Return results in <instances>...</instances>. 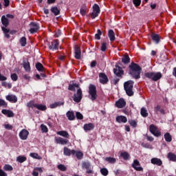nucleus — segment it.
Instances as JSON below:
<instances>
[{
    "mask_svg": "<svg viewBox=\"0 0 176 176\" xmlns=\"http://www.w3.org/2000/svg\"><path fill=\"white\" fill-rule=\"evenodd\" d=\"M100 12H101V10H100V6H98V5L97 4H94L93 6V11L91 13V19H96V17H98V14H100Z\"/></svg>",
    "mask_w": 176,
    "mask_h": 176,
    "instance_id": "nucleus-5",
    "label": "nucleus"
},
{
    "mask_svg": "<svg viewBox=\"0 0 176 176\" xmlns=\"http://www.w3.org/2000/svg\"><path fill=\"white\" fill-rule=\"evenodd\" d=\"M1 113H3V115H6V116H7L8 118H14V113H13V111H10V110L3 109L1 111Z\"/></svg>",
    "mask_w": 176,
    "mask_h": 176,
    "instance_id": "nucleus-18",
    "label": "nucleus"
},
{
    "mask_svg": "<svg viewBox=\"0 0 176 176\" xmlns=\"http://www.w3.org/2000/svg\"><path fill=\"white\" fill-rule=\"evenodd\" d=\"M140 113L143 118H147L148 113V110H146V108L142 107L140 111Z\"/></svg>",
    "mask_w": 176,
    "mask_h": 176,
    "instance_id": "nucleus-34",
    "label": "nucleus"
},
{
    "mask_svg": "<svg viewBox=\"0 0 176 176\" xmlns=\"http://www.w3.org/2000/svg\"><path fill=\"white\" fill-rule=\"evenodd\" d=\"M89 94L91 95V100L94 101L97 100V90L96 86L90 85L89 87Z\"/></svg>",
    "mask_w": 176,
    "mask_h": 176,
    "instance_id": "nucleus-4",
    "label": "nucleus"
},
{
    "mask_svg": "<svg viewBox=\"0 0 176 176\" xmlns=\"http://www.w3.org/2000/svg\"><path fill=\"white\" fill-rule=\"evenodd\" d=\"M61 105H64V102H56L53 104H51L50 107L53 109L54 108H57V107H61Z\"/></svg>",
    "mask_w": 176,
    "mask_h": 176,
    "instance_id": "nucleus-29",
    "label": "nucleus"
},
{
    "mask_svg": "<svg viewBox=\"0 0 176 176\" xmlns=\"http://www.w3.org/2000/svg\"><path fill=\"white\" fill-rule=\"evenodd\" d=\"M113 72L116 76H122V75L124 74L123 69H122V67L119 66H116V68H114Z\"/></svg>",
    "mask_w": 176,
    "mask_h": 176,
    "instance_id": "nucleus-15",
    "label": "nucleus"
},
{
    "mask_svg": "<svg viewBox=\"0 0 176 176\" xmlns=\"http://www.w3.org/2000/svg\"><path fill=\"white\" fill-rule=\"evenodd\" d=\"M74 54V57L76 60H80L82 52H80V48L79 47H75Z\"/></svg>",
    "mask_w": 176,
    "mask_h": 176,
    "instance_id": "nucleus-20",
    "label": "nucleus"
},
{
    "mask_svg": "<svg viewBox=\"0 0 176 176\" xmlns=\"http://www.w3.org/2000/svg\"><path fill=\"white\" fill-rule=\"evenodd\" d=\"M19 43L23 47L25 46V45H27V38H25L24 36L21 37L19 41Z\"/></svg>",
    "mask_w": 176,
    "mask_h": 176,
    "instance_id": "nucleus-45",
    "label": "nucleus"
},
{
    "mask_svg": "<svg viewBox=\"0 0 176 176\" xmlns=\"http://www.w3.org/2000/svg\"><path fill=\"white\" fill-rule=\"evenodd\" d=\"M30 156L31 157H33V159H37L38 160H42V157L39 156L38 153H32L30 154Z\"/></svg>",
    "mask_w": 176,
    "mask_h": 176,
    "instance_id": "nucleus-40",
    "label": "nucleus"
},
{
    "mask_svg": "<svg viewBox=\"0 0 176 176\" xmlns=\"http://www.w3.org/2000/svg\"><path fill=\"white\" fill-rule=\"evenodd\" d=\"M132 167L136 171H144V168L141 167V164H140V161H138V160H134L132 164Z\"/></svg>",
    "mask_w": 176,
    "mask_h": 176,
    "instance_id": "nucleus-8",
    "label": "nucleus"
},
{
    "mask_svg": "<svg viewBox=\"0 0 176 176\" xmlns=\"http://www.w3.org/2000/svg\"><path fill=\"white\" fill-rule=\"evenodd\" d=\"M149 130L151 134H153L155 137H160L162 135V133L160 132L159 129H157V127L154 124L150 125Z\"/></svg>",
    "mask_w": 176,
    "mask_h": 176,
    "instance_id": "nucleus-6",
    "label": "nucleus"
},
{
    "mask_svg": "<svg viewBox=\"0 0 176 176\" xmlns=\"http://www.w3.org/2000/svg\"><path fill=\"white\" fill-rule=\"evenodd\" d=\"M66 116L69 120H75V113L74 111H67Z\"/></svg>",
    "mask_w": 176,
    "mask_h": 176,
    "instance_id": "nucleus-26",
    "label": "nucleus"
},
{
    "mask_svg": "<svg viewBox=\"0 0 176 176\" xmlns=\"http://www.w3.org/2000/svg\"><path fill=\"white\" fill-rule=\"evenodd\" d=\"M108 36L111 42H113L115 41V32L112 30H109L108 32Z\"/></svg>",
    "mask_w": 176,
    "mask_h": 176,
    "instance_id": "nucleus-27",
    "label": "nucleus"
},
{
    "mask_svg": "<svg viewBox=\"0 0 176 176\" xmlns=\"http://www.w3.org/2000/svg\"><path fill=\"white\" fill-rule=\"evenodd\" d=\"M154 111L156 113H162V115H164V109H162V107H160V106L157 105L156 107H155L154 108Z\"/></svg>",
    "mask_w": 176,
    "mask_h": 176,
    "instance_id": "nucleus-32",
    "label": "nucleus"
},
{
    "mask_svg": "<svg viewBox=\"0 0 176 176\" xmlns=\"http://www.w3.org/2000/svg\"><path fill=\"white\" fill-rule=\"evenodd\" d=\"M75 154L76 157H77V159H78V160H80L82 159H83V153H82V151H75Z\"/></svg>",
    "mask_w": 176,
    "mask_h": 176,
    "instance_id": "nucleus-41",
    "label": "nucleus"
},
{
    "mask_svg": "<svg viewBox=\"0 0 176 176\" xmlns=\"http://www.w3.org/2000/svg\"><path fill=\"white\" fill-rule=\"evenodd\" d=\"M82 96L83 94L82 93V89H80V88H78L76 94H75L73 96L74 101H75V102H80Z\"/></svg>",
    "mask_w": 176,
    "mask_h": 176,
    "instance_id": "nucleus-7",
    "label": "nucleus"
},
{
    "mask_svg": "<svg viewBox=\"0 0 176 176\" xmlns=\"http://www.w3.org/2000/svg\"><path fill=\"white\" fill-rule=\"evenodd\" d=\"M134 85V82L133 80H129L124 83V89L129 97H131L134 94V91H133V86Z\"/></svg>",
    "mask_w": 176,
    "mask_h": 176,
    "instance_id": "nucleus-2",
    "label": "nucleus"
},
{
    "mask_svg": "<svg viewBox=\"0 0 176 176\" xmlns=\"http://www.w3.org/2000/svg\"><path fill=\"white\" fill-rule=\"evenodd\" d=\"M6 100L9 101L10 102H12L13 104L17 102V96L16 95H8L6 96Z\"/></svg>",
    "mask_w": 176,
    "mask_h": 176,
    "instance_id": "nucleus-16",
    "label": "nucleus"
},
{
    "mask_svg": "<svg viewBox=\"0 0 176 176\" xmlns=\"http://www.w3.org/2000/svg\"><path fill=\"white\" fill-rule=\"evenodd\" d=\"M54 140L56 144H59L60 145H67V144H68V140L64 139L61 137H55Z\"/></svg>",
    "mask_w": 176,
    "mask_h": 176,
    "instance_id": "nucleus-11",
    "label": "nucleus"
},
{
    "mask_svg": "<svg viewBox=\"0 0 176 176\" xmlns=\"http://www.w3.org/2000/svg\"><path fill=\"white\" fill-rule=\"evenodd\" d=\"M38 30H39V25L35 23H30V34H35V32H37Z\"/></svg>",
    "mask_w": 176,
    "mask_h": 176,
    "instance_id": "nucleus-12",
    "label": "nucleus"
},
{
    "mask_svg": "<svg viewBox=\"0 0 176 176\" xmlns=\"http://www.w3.org/2000/svg\"><path fill=\"white\" fill-rule=\"evenodd\" d=\"M2 31L3 32V34H5L6 38H10V35L9 34V32H10V30L8 28H6L5 27L1 28Z\"/></svg>",
    "mask_w": 176,
    "mask_h": 176,
    "instance_id": "nucleus-31",
    "label": "nucleus"
},
{
    "mask_svg": "<svg viewBox=\"0 0 176 176\" xmlns=\"http://www.w3.org/2000/svg\"><path fill=\"white\" fill-rule=\"evenodd\" d=\"M133 5L137 8L141 5V0H133Z\"/></svg>",
    "mask_w": 176,
    "mask_h": 176,
    "instance_id": "nucleus-59",
    "label": "nucleus"
},
{
    "mask_svg": "<svg viewBox=\"0 0 176 176\" xmlns=\"http://www.w3.org/2000/svg\"><path fill=\"white\" fill-rule=\"evenodd\" d=\"M105 161L108 162L111 164H115V163H116V159L111 157H106Z\"/></svg>",
    "mask_w": 176,
    "mask_h": 176,
    "instance_id": "nucleus-39",
    "label": "nucleus"
},
{
    "mask_svg": "<svg viewBox=\"0 0 176 176\" xmlns=\"http://www.w3.org/2000/svg\"><path fill=\"white\" fill-rule=\"evenodd\" d=\"M100 173H101L102 175L107 176V175H108V173H109L108 169H107L105 168H101Z\"/></svg>",
    "mask_w": 176,
    "mask_h": 176,
    "instance_id": "nucleus-52",
    "label": "nucleus"
},
{
    "mask_svg": "<svg viewBox=\"0 0 176 176\" xmlns=\"http://www.w3.org/2000/svg\"><path fill=\"white\" fill-rule=\"evenodd\" d=\"M1 85L3 86V87H8V89H12V84L8 83L5 81L1 82Z\"/></svg>",
    "mask_w": 176,
    "mask_h": 176,
    "instance_id": "nucleus-53",
    "label": "nucleus"
},
{
    "mask_svg": "<svg viewBox=\"0 0 176 176\" xmlns=\"http://www.w3.org/2000/svg\"><path fill=\"white\" fill-rule=\"evenodd\" d=\"M4 127H5V129H6V130H12L13 129V126L10 125L9 124H4Z\"/></svg>",
    "mask_w": 176,
    "mask_h": 176,
    "instance_id": "nucleus-62",
    "label": "nucleus"
},
{
    "mask_svg": "<svg viewBox=\"0 0 176 176\" xmlns=\"http://www.w3.org/2000/svg\"><path fill=\"white\" fill-rule=\"evenodd\" d=\"M122 61L124 64H129V63H130V57H129V55L124 56Z\"/></svg>",
    "mask_w": 176,
    "mask_h": 176,
    "instance_id": "nucleus-44",
    "label": "nucleus"
},
{
    "mask_svg": "<svg viewBox=\"0 0 176 176\" xmlns=\"http://www.w3.org/2000/svg\"><path fill=\"white\" fill-rule=\"evenodd\" d=\"M36 68L38 71H43V65H42L41 63H38L36 64Z\"/></svg>",
    "mask_w": 176,
    "mask_h": 176,
    "instance_id": "nucleus-50",
    "label": "nucleus"
},
{
    "mask_svg": "<svg viewBox=\"0 0 176 176\" xmlns=\"http://www.w3.org/2000/svg\"><path fill=\"white\" fill-rule=\"evenodd\" d=\"M58 170H60V171H67V167L63 164L58 165Z\"/></svg>",
    "mask_w": 176,
    "mask_h": 176,
    "instance_id": "nucleus-57",
    "label": "nucleus"
},
{
    "mask_svg": "<svg viewBox=\"0 0 176 176\" xmlns=\"http://www.w3.org/2000/svg\"><path fill=\"white\" fill-rule=\"evenodd\" d=\"M75 88L80 89L79 88V84L74 83L72 85H69V89L72 91H75Z\"/></svg>",
    "mask_w": 176,
    "mask_h": 176,
    "instance_id": "nucleus-38",
    "label": "nucleus"
},
{
    "mask_svg": "<svg viewBox=\"0 0 176 176\" xmlns=\"http://www.w3.org/2000/svg\"><path fill=\"white\" fill-rule=\"evenodd\" d=\"M144 76L148 79H152L154 82H157L163 76L160 72H147Z\"/></svg>",
    "mask_w": 176,
    "mask_h": 176,
    "instance_id": "nucleus-3",
    "label": "nucleus"
},
{
    "mask_svg": "<svg viewBox=\"0 0 176 176\" xmlns=\"http://www.w3.org/2000/svg\"><path fill=\"white\" fill-rule=\"evenodd\" d=\"M129 74L135 79H140V75H141V67L137 63H131L129 65Z\"/></svg>",
    "mask_w": 176,
    "mask_h": 176,
    "instance_id": "nucleus-1",
    "label": "nucleus"
},
{
    "mask_svg": "<svg viewBox=\"0 0 176 176\" xmlns=\"http://www.w3.org/2000/svg\"><path fill=\"white\" fill-rule=\"evenodd\" d=\"M8 79V78H6V76H4L3 75L0 74V80L3 81V80H6Z\"/></svg>",
    "mask_w": 176,
    "mask_h": 176,
    "instance_id": "nucleus-64",
    "label": "nucleus"
},
{
    "mask_svg": "<svg viewBox=\"0 0 176 176\" xmlns=\"http://www.w3.org/2000/svg\"><path fill=\"white\" fill-rule=\"evenodd\" d=\"M97 32L98 33L95 34V39L100 41L101 39V35H102V32L100 29L98 30Z\"/></svg>",
    "mask_w": 176,
    "mask_h": 176,
    "instance_id": "nucleus-46",
    "label": "nucleus"
},
{
    "mask_svg": "<svg viewBox=\"0 0 176 176\" xmlns=\"http://www.w3.org/2000/svg\"><path fill=\"white\" fill-rule=\"evenodd\" d=\"M36 105L37 104L34 103V102H30L27 104V107H28V108H36Z\"/></svg>",
    "mask_w": 176,
    "mask_h": 176,
    "instance_id": "nucleus-55",
    "label": "nucleus"
},
{
    "mask_svg": "<svg viewBox=\"0 0 176 176\" xmlns=\"http://www.w3.org/2000/svg\"><path fill=\"white\" fill-rule=\"evenodd\" d=\"M56 134L58 135H60V137H63L64 138H69V133L66 131H57Z\"/></svg>",
    "mask_w": 176,
    "mask_h": 176,
    "instance_id": "nucleus-23",
    "label": "nucleus"
},
{
    "mask_svg": "<svg viewBox=\"0 0 176 176\" xmlns=\"http://www.w3.org/2000/svg\"><path fill=\"white\" fill-rule=\"evenodd\" d=\"M4 171H13V167L10 164H6L3 166Z\"/></svg>",
    "mask_w": 176,
    "mask_h": 176,
    "instance_id": "nucleus-47",
    "label": "nucleus"
},
{
    "mask_svg": "<svg viewBox=\"0 0 176 176\" xmlns=\"http://www.w3.org/2000/svg\"><path fill=\"white\" fill-rule=\"evenodd\" d=\"M30 132L27 129H22L19 133V138L21 140H25L28 138Z\"/></svg>",
    "mask_w": 176,
    "mask_h": 176,
    "instance_id": "nucleus-10",
    "label": "nucleus"
},
{
    "mask_svg": "<svg viewBox=\"0 0 176 176\" xmlns=\"http://www.w3.org/2000/svg\"><path fill=\"white\" fill-rule=\"evenodd\" d=\"M129 123L132 127H137V121L134 120H131L129 121Z\"/></svg>",
    "mask_w": 176,
    "mask_h": 176,
    "instance_id": "nucleus-56",
    "label": "nucleus"
},
{
    "mask_svg": "<svg viewBox=\"0 0 176 176\" xmlns=\"http://www.w3.org/2000/svg\"><path fill=\"white\" fill-rule=\"evenodd\" d=\"M76 118L79 119L80 120H82V119H83V115H82V113H80V112H76Z\"/></svg>",
    "mask_w": 176,
    "mask_h": 176,
    "instance_id": "nucleus-60",
    "label": "nucleus"
},
{
    "mask_svg": "<svg viewBox=\"0 0 176 176\" xmlns=\"http://www.w3.org/2000/svg\"><path fill=\"white\" fill-rule=\"evenodd\" d=\"M101 50H102V52H105V50H107V43H102Z\"/></svg>",
    "mask_w": 176,
    "mask_h": 176,
    "instance_id": "nucleus-61",
    "label": "nucleus"
},
{
    "mask_svg": "<svg viewBox=\"0 0 176 176\" xmlns=\"http://www.w3.org/2000/svg\"><path fill=\"white\" fill-rule=\"evenodd\" d=\"M51 12L55 14V16H58L60 14V10L57 7H53L51 8Z\"/></svg>",
    "mask_w": 176,
    "mask_h": 176,
    "instance_id": "nucleus-43",
    "label": "nucleus"
},
{
    "mask_svg": "<svg viewBox=\"0 0 176 176\" xmlns=\"http://www.w3.org/2000/svg\"><path fill=\"white\" fill-rule=\"evenodd\" d=\"M167 157L170 162H176V155L173 153H169Z\"/></svg>",
    "mask_w": 176,
    "mask_h": 176,
    "instance_id": "nucleus-33",
    "label": "nucleus"
},
{
    "mask_svg": "<svg viewBox=\"0 0 176 176\" xmlns=\"http://www.w3.org/2000/svg\"><path fill=\"white\" fill-rule=\"evenodd\" d=\"M59 45L58 40H54L52 42V45H50V49L51 50H58Z\"/></svg>",
    "mask_w": 176,
    "mask_h": 176,
    "instance_id": "nucleus-17",
    "label": "nucleus"
},
{
    "mask_svg": "<svg viewBox=\"0 0 176 176\" xmlns=\"http://www.w3.org/2000/svg\"><path fill=\"white\" fill-rule=\"evenodd\" d=\"M0 107L6 108L8 107V103L4 100L0 99Z\"/></svg>",
    "mask_w": 176,
    "mask_h": 176,
    "instance_id": "nucleus-51",
    "label": "nucleus"
},
{
    "mask_svg": "<svg viewBox=\"0 0 176 176\" xmlns=\"http://www.w3.org/2000/svg\"><path fill=\"white\" fill-rule=\"evenodd\" d=\"M1 23L4 27H8V25H9V20L5 15L1 16Z\"/></svg>",
    "mask_w": 176,
    "mask_h": 176,
    "instance_id": "nucleus-28",
    "label": "nucleus"
},
{
    "mask_svg": "<svg viewBox=\"0 0 176 176\" xmlns=\"http://www.w3.org/2000/svg\"><path fill=\"white\" fill-rule=\"evenodd\" d=\"M0 176H8V174L2 169H0Z\"/></svg>",
    "mask_w": 176,
    "mask_h": 176,
    "instance_id": "nucleus-63",
    "label": "nucleus"
},
{
    "mask_svg": "<svg viewBox=\"0 0 176 176\" xmlns=\"http://www.w3.org/2000/svg\"><path fill=\"white\" fill-rule=\"evenodd\" d=\"M39 173H43V170L41 167L34 168L32 172L33 176H38L39 175Z\"/></svg>",
    "mask_w": 176,
    "mask_h": 176,
    "instance_id": "nucleus-24",
    "label": "nucleus"
},
{
    "mask_svg": "<svg viewBox=\"0 0 176 176\" xmlns=\"http://www.w3.org/2000/svg\"><path fill=\"white\" fill-rule=\"evenodd\" d=\"M151 163L152 164H155V166H162V164H163V162L162 161V160L159 159V158H156V157H154V158H152L151 160Z\"/></svg>",
    "mask_w": 176,
    "mask_h": 176,
    "instance_id": "nucleus-19",
    "label": "nucleus"
},
{
    "mask_svg": "<svg viewBox=\"0 0 176 176\" xmlns=\"http://www.w3.org/2000/svg\"><path fill=\"white\" fill-rule=\"evenodd\" d=\"M91 166V164L89 162H83L82 166V168H85L86 170H89V168H90Z\"/></svg>",
    "mask_w": 176,
    "mask_h": 176,
    "instance_id": "nucleus-48",
    "label": "nucleus"
},
{
    "mask_svg": "<svg viewBox=\"0 0 176 176\" xmlns=\"http://www.w3.org/2000/svg\"><path fill=\"white\" fill-rule=\"evenodd\" d=\"M27 160V157L23 156V155H19L16 157V162L19 163H24Z\"/></svg>",
    "mask_w": 176,
    "mask_h": 176,
    "instance_id": "nucleus-35",
    "label": "nucleus"
},
{
    "mask_svg": "<svg viewBox=\"0 0 176 176\" xmlns=\"http://www.w3.org/2000/svg\"><path fill=\"white\" fill-rule=\"evenodd\" d=\"M11 79H12V80H13V82H16L19 79V76H17V74L16 73L12 74Z\"/></svg>",
    "mask_w": 176,
    "mask_h": 176,
    "instance_id": "nucleus-54",
    "label": "nucleus"
},
{
    "mask_svg": "<svg viewBox=\"0 0 176 176\" xmlns=\"http://www.w3.org/2000/svg\"><path fill=\"white\" fill-rule=\"evenodd\" d=\"M120 156L124 159V160H129V159L130 158V154H129V153L127 152L121 153Z\"/></svg>",
    "mask_w": 176,
    "mask_h": 176,
    "instance_id": "nucleus-37",
    "label": "nucleus"
},
{
    "mask_svg": "<svg viewBox=\"0 0 176 176\" xmlns=\"http://www.w3.org/2000/svg\"><path fill=\"white\" fill-rule=\"evenodd\" d=\"M83 129L85 131H91V130L94 129V124L93 123H88L84 124Z\"/></svg>",
    "mask_w": 176,
    "mask_h": 176,
    "instance_id": "nucleus-21",
    "label": "nucleus"
},
{
    "mask_svg": "<svg viewBox=\"0 0 176 176\" xmlns=\"http://www.w3.org/2000/svg\"><path fill=\"white\" fill-rule=\"evenodd\" d=\"M118 123H127V118L124 116H119L116 118Z\"/></svg>",
    "mask_w": 176,
    "mask_h": 176,
    "instance_id": "nucleus-22",
    "label": "nucleus"
},
{
    "mask_svg": "<svg viewBox=\"0 0 176 176\" xmlns=\"http://www.w3.org/2000/svg\"><path fill=\"white\" fill-rule=\"evenodd\" d=\"M75 153V150H71L67 146L63 148V155H65V156H71V155H74Z\"/></svg>",
    "mask_w": 176,
    "mask_h": 176,
    "instance_id": "nucleus-13",
    "label": "nucleus"
},
{
    "mask_svg": "<svg viewBox=\"0 0 176 176\" xmlns=\"http://www.w3.org/2000/svg\"><path fill=\"white\" fill-rule=\"evenodd\" d=\"M151 38L153 41L155 42V43H159V42H160V36H159V34H152Z\"/></svg>",
    "mask_w": 176,
    "mask_h": 176,
    "instance_id": "nucleus-30",
    "label": "nucleus"
},
{
    "mask_svg": "<svg viewBox=\"0 0 176 176\" xmlns=\"http://www.w3.org/2000/svg\"><path fill=\"white\" fill-rule=\"evenodd\" d=\"M41 131L43 133H47V131H48L47 126H46V125H45V124H41Z\"/></svg>",
    "mask_w": 176,
    "mask_h": 176,
    "instance_id": "nucleus-58",
    "label": "nucleus"
},
{
    "mask_svg": "<svg viewBox=\"0 0 176 176\" xmlns=\"http://www.w3.org/2000/svg\"><path fill=\"white\" fill-rule=\"evenodd\" d=\"M116 107H117V108H124V107H126V100H124V99L123 98H120L116 102Z\"/></svg>",
    "mask_w": 176,
    "mask_h": 176,
    "instance_id": "nucleus-14",
    "label": "nucleus"
},
{
    "mask_svg": "<svg viewBox=\"0 0 176 176\" xmlns=\"http://www.w3.org/2000/svg\"><path fill=\"white\" fill-rule=\"evenodd\" d=\"M99 79L102 85H107V83H108V76H107V74L104 73L99 74Z\"/></svg>",
    "mask_w": 176,
    "mask_h": 176,
    "instance_id": "nucleus-9",
    "label": "nucleus"
},
{
    "mask_svg": "<svg viewBox=\"0 0 176 176\" xmlns=\"http://www.w3.org/2000/svg\"><path fill=\"white\" fill-rule=\"evenodd\" d=\"M36 108L39 111H46V106L43 104H37Z\"/></svg>",
    "mask_w": 176,
    "mask_h": 176,
    "instance_id": "nucleus-49",
    "label": "nucleus"
},
{
    "mask_svg": "<svg viewBox=\"0 0 176 176\" xmlns=\"http://www.w3.org/2000/svg\"><path fill=\"white\" fill-rule=\"evenodd\" d=\"M87 12V7H86V6H82L80 10V13L82 16H86Z\"/></svg>",
    "mask_w": 176,
    "mask_h": 176,
    "instance_id": "nucleus-42",
    "label": "nucleus"
},
{
    "mask_svg": "<svg viewBox=\"0 0 176 176\" xmlns=\"http://www.w3.org/2000/svg\"><path fill=\"white\" fill-rule=\"evenodd\" d=\"M23 68L26 72H31V66L30 65V62L25 61L23 62Z\"/></svg>",
    "mask_w": 176,
    "mask_h": 176,
    "instance_id": "nucleus-25",
    "label": "nucleus"
},
{
    "mask_svg": "<svg viewBox=\"0 0 176 176\" xmlns=\"http://www.w3.org/2000/svg\"><path fill=\"white\" fill-rule=\"evenodd\" d=\"M164 139L166 142H171V141H173V137L171 136V135H170L169 133H165Z\"/></svg>",
    "mask_w": 176,
    "mask_h": 176,
    "instance_id": "nucleus-36",
    "label": "nucleus"
}]
</instances>
